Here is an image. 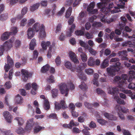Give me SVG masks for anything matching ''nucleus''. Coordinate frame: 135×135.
<instances>
[{"instance_id": "1", "label": "nucleus", "mask_w": 135, "mask_h": 135, "mask_svg": "<svg viewBox=\"0 0 135 135\" xmlns=\"http://www.w3.org/2000/svg\"><path fill=\"white\" fill-rule=\"evenodd\" d=\"M35 32H39L41 38H44L46 36L45 31V27L43 24H41L39 22L35 23L33 28H29L27 31V35L29 39H31L34 35Z\"/></svg>"}, {"instance_id": "2", "label": "nucleus", "mask_w": 135, "mask_h": 135, "mask_svg": "<svg viewBox=\"0 0 135 135\" xmlns=\"http://www.w3.org/2000/svg\"><path fill=\"white\" fill-rule=\"evenodd\" d=\"M119 58L115 57L112 58L110 60L111 62H116L115 65L107 69V71L108 75L111 76L115 75L116 72L120 70L121 68V63L119 61Z\"/></svg>"}, {"instance_id": "3", "label": "nucleus", "mask_w": 135, "mask_h": 135, "mask_svg": "<svg viewBox=\"0 0 135 135\" xmlns=\"http://www.w3.org/2000/svg\"><path fill=\"white\" fill-rule=\"evenodd\" d=\"M14 40V37H12L9 40L6 41L3 45H0V56L3 54L4 50L7 51L12 47V44Z\"/></svg>"}, {"instance_id": "4", "label": "nucleus", "mask_w": 135, "mask_h": 135, "mask_svg": "<svg viewBox=\"0 0 135 135\" xmlns=\"http://www.w3.org/2000/svg\"><path fill=\"white\" fill-rule=\"evenodd\" d=\"M59 89L62 94H65V96H66L68 95L69 89L68 88L67 85L66 83H63L60 84L59 85Z\"/></svg>"}, {"instance_id": "5", "label": "nucleus", "mask_w": 135, "mask_h": 135, "mask_svg": "<svg viewBox=\"0 0 135 135\" xmlns=\"http://www.w3.org/2000/svg\"><path fill=\"white\" fill-rule=\"evenodd\" d=\"M22 78L23 80L24 81H26L28 79L29 77H31L32 74L31 73H29L26 70L22 69L21 70Z\"/></svg>"}, {"instance_id": "6", "label": "nucleus", "mask_w": 135, "mask_h": 135, "mask_svg": "<svg viewBox=\"0 0 135 135\" xmlns=\"http://www.w3.org/2000/svg\"><path fill=\"white\" fill-rule=\"evenodd\" d=\"M82 68L81 66L80 65L76 68L77 71L79 73L78 76L80 79L83 80L85 81L87 79L86 77L82 72Z\"/></svg>"}, {"instance_id": "7", "label": "nucleus", "mask_w": 135, "mask_h": 135, "mask_svg": "<svg viewBox=\"0 0 135 135\" xmlns=\"http://www.w3.org/2000/svg\"><path fill=\"white\" fill-rule=\"evenodd\" d=\"M34 119L31 118L28 120L27 122L25 129L26 131L30 130L34 125L35 122L33 121Z\"/></svg>"}, {"instance_id": "8", "label": "nucleus", "mask_w": 135, "mask_h": 135, "mask_svg": "<svg viewBox=\"0 0 135 135\" xmlns=\"http://www.w3.org/2000/svg\"><path fill=\"white\" fill-rule=\"evenodd\" d=\"M107 90L108 93L112 95H117L119 93V89L117 87L109 86Z\"/></svg>"}, {"instance_id": "9", "label": "nucleus", "mask_w": 135, "mask_h": 135, "mask_svg": "<svg viewBox=\"0 0 135 135\" xmlns=\"http://www.w3.org/2000/svg\"><path fill=\"white\" fill-rule=\"evenodd\" d=\"M115 109L118 112L121 113L122 112L125 113H126L128 110L127 109L124 107H121L119 105H117L115 107Z\"/></svg>"}, {"instance_id": "10", "label": "nucleus", "mask_w": 135, "mask_h": 135, "mask_svg": "<svg viewBox=\"0 0 135 135\" xmlns=\"http://www.w3.org/2000/svg\"><path fill=\"white\" fill-rule=\"evenodd\" d=\"M57 103H55V105L56 109L59 110L61 108L64 109L66 108L65 101L64 100H61L60 103L57 104Z\"/></svg>"}, {"instance_id": "11", "label": "nucleus", "mask_w": 135, "mask_h": 135, "mask_svg": "<svg viewBox=\"0 0 135 135\" xmlns=\"http://www.w3.org/2000/svg\"><path fill=\"white\" fill-rule=\"evenodd\" d=\"M69 55L71 59L73 62L76 64H78L79 61L76 57V55L73 52L70 51L69 53Z\"/></svg>"}, {"instance_id": "12", "label": "nucleus", "mask_w": 135, "mask_h": 135, "mask_svg": "<svg viewBox=\"0 0 135 135\" xmlns=\"http://www.w3.org/2000/svg\"><path fill=\"white\" fill-rule=\"evenodd\" d=\"M125 7L124 6L121 4H117V7H114L113 9L112 10L111 12L112 13H118L119 12H121V11L120 9V8H123Z\"/></svg>"}, {"instance_id": "13", "label": "nucleus", "mask_w": 135, "mask_h": 135, "mask_svg": "<svg viewBox=\"0 0 135 135\" xmlns=\"http://www.w3.org/2000/svg\"><path fill=\"white\" fill-rule=\"evenodd\" d=\"M119 56H120L122 59L123 60H127L128 58L127 57V52L126 50L119 51L118 53Z\"/></svg>"}, {"instance_id": "14", "label": "nucleus", "mask_w": 135, "mask_h": 135, "mask_svg": "<svg viewBox=\"0 0 135 135\" xmlns=\"http://www.w3.org/2000/svg\"><path fill=\"white\" fill-rule=\"evenodd\" d=\"M3 114V116L7 122L8 123H11L12 116L9 112L7 111L5 112Z\"/></svg>"}, {"instance_id": "15", "label": "nucleus", "mask_w": 135, "mask_h": 135, "mask_svg": "<svg viewBox=\"0 0 135 135\" xmlns=\"http://www.w3.org/2000/svg\"><path fill=\"white\" fill-rule=\"evenodd\" d=\"M3 114V116L7 122L8 123H11L12 116L9 112L7 111L5 112Z\"/></svg>"}, {"instance_id": "16", "label": "nucleus", "mask_w": 135, "mask_h": 135, "mask_svg": "<svg viewBox=\"0 0 135 135\" xmlns=\"http://www.w3.org/2000/svg\"><path fill=\"white\" fill-rule=\"evenodd\" d=\"M104 115L106 118L110 120H115L117 119V118L115 116L107 113H105Z\"/></svg>"}, {"instance_id": "17", "label": "nucleus", "mask_w": 135, "mask_h": 135, "mask_svg": "<svg viewBox=\"0 0 135 135\" xmlns=\"http://www.w3.org/2000/svg\"><path fill=\"white\" fill-rule=\"evenodd\" d=\"M65 67L68 69H70L72 71H74L75 70V67L72 66L71 63L68 61H67L65 63Z\"/></svg>"}, {"instance_id": "18", "label": "nucleus", "mask_w": 135, "mask_h": 135, "mask_svg": "<svg viewBox=\"0 0 135 135\" xmlns=\"http://www.w3.org/2000/svg\"><path fill=\"white\" fill-rule=\"evenodd\" d=\"M109 58V57H108L104 60L102 63L101 65V68H104L108 65Z\"/></svg>"}, {"instance_id": "19", "label": "nucleus", "mask_w": 135, "mask_h": 135, "mask_svg": "<svg viewBox=\"0 0 135 135\" xmlns=\"http://www.w3.org/2000/svg\"><path fill=\"white\" fill-rule=\"evenodd\" d=\"M36 45V40L35 38H33L30 42L29 49L31 50H33L35 46Z\"/></svg>"}, {"instance_id": "20", "label": "nucleus", "mask_w": 135, "mask_h": 135, "mask_svg": "<svg viewBox=\"0 0 135 135\" xmlns=\"http://www.w3.org/2000/svg\"><path fill=\"white\" fill-rule=\"evenodd\" d=\"M97 7L98 9H100V11L103 12H104L106 10V8L104 4L102 3H99L97 4Z\"/></svg>"}, {"instance_id": "21", "label": "nucleus", "mask_w": 135, "mask_h": 135, "mask_svg": "<svg viewBox=\"0 0 135 135\" xmlns=\"http://www.w3.org/2000/svg\"><path fill=\"white\" fill-rule=\"evenodd\" d=\"M50 44L51 43L49 41L46 42L45 41H43L42 42L41 46L43 49L44 50H46L47 49V47L50 46Z\"/></svg>"}, {"instance_id": "22", "label": "nucleus", "mask_w": 135, "mask_h": 135, "mask_svg": "<svg viewBox=\"0 0 135 135\" xmlns=\"http://www.w3.org/2000/svg\"><path fill=\"white\" fill-rule=\"evenodd\" d=\"M23 98L19 94L16 96L15 99L16 103L17 104L22 103L23 102Z\"/></svg>"}, {"instance_id": "23", "label": "nucleus", "mask_w": 135, "mask_h": 135, "mask_svg": "<svg viewBox=\"0 0 135 135\" xmlns=\"http://www.w3.org/2000/svg\"><path fill=\"white\" fill-rule=\"evenodd\" d=\"M11 35L9 32H5L2 35L1 40L3 41H5L7 40L9 37L10 35Z\"/></svg>"}, {"instance_id": "24", "label": "nucleus", "mask_w": 135, "mask_h": 135, "mask_svg": "<svg viewBox=\"0 0 135 135\" xmlns=\"http://www.w3.org/2000/svg\"><path fill=\"white\" fill-rule=\"evenodd\" d=\"M79 87L82 90L85 91H87L88 88L86 84L83 81L81 82V84L79 85Z\"/></svg>"}, {"instance_id": "25", "label": "nucleus", "mask_w": 135, "mask_h": 135, "mask_svg": "<svg viewBox=\"0 0 135 135\" xmlns=\"http://www.w3.org/2000/svg\"><path fill=\"white\" fill-rule=\"evenodd\" d=\"M50 67V66L49 64H46L42 67L41 70V72L43 73H46L49 70Z\"/></svg>"}, {"instance_id": "26", "label": "nucleus", "mask_w": 135, "mask_h": 135, "mask_svg": "<svg viewBox=\"0 0 135 135\" xmlns=\"http://www.w3.org/2000/svg\"><path fill=\"white\" fill-rule=\"evenodd\" d=\"M44 107L45 109L46 110H48L50 109V104L47 100L45 99L44 100Z\"/></svg>"}, {"instance_id": "27", "label": "nucleus", "mask_w": 135, "mask_h": 135, "mask_svg": "<svg viewBox=\"0 0 135 135\" xmlns=\"http://www.w3.org/2000/svg\"><path fill=\"white\" fill-rule=\"evenodd\" d=\"M95 64V61L93 58L90 57L88 61V64L90 66H93Z\"/></svg>"}, {"instance_id": "28", "label": "nucleus", "mask_w": 135, "mask_h": 135, "mask_svg": "<svg viewBox=\"0 0 135 135\" xmlns=\"http://www.w3.org/2000/svg\"><path fill=\"white\" fill-rule=\"evenodd\" d=\"M15 120L18 121V124L20 126H22L24 122L23 119L21 117H16L15 118Z\"/></svg>"}, {"instance_id": "29", "label": "nucleus", "mask_w": 135, "mask_h": 135, "mask_svg": "<svg viewBox=\"0 0 135 135\" xmlns=\"http://www.w3.org/2000/svg\"><path fill=\"white\" fill-rule=\"evenodd\" d=\"M51 93L53 98H55L58 95V90L56 89H53L52 90Z\"/></svg>"}, {"instance_id": "30", "label": "nucleus", "mask_w": 135, "mask_h": 135, "mask_svg": "<svg viewBox=\"0 0 135 135\" xmlns=\"http://www.w3.org/2000/svg\"><path fill=\"white\" fill-rule=\"evenodd\" d=\"M123 92L126 94H130V97L132 99H135V93H132L130 90H124Z\"/></svg>"}, {"instance_id": "31", "label": "nucleus", "mask_w": 135, "mask_h": 135, "mask_svg": "<svg viewBox=\"0 0 135 135\" xmlns=\"http://www.w3.org/2000/svg\"><path fill=\"white\" fill-rule=\"evenodd\" d=\"M40 6V4L37 3L33 4L31 6L30 10L33 12L38 8Z\"/></svg>"}, {"instance_id": "32", "label": "nucleus", "mask_w": 135, "mask_h": 135, "mask_svg": "<svg viewBox=\"0 0 135 135\" xmlns=\"http://www.w3.org/2000/svg\"><path fill=\"white\" fill-rule=\"evenodd\" d=\"M55 46V44H52V45H51L49 48V50L48 51L47 54V57L49 58H50L51 56V52L52 49Z\"/></svg>"}, {"instance_id": "33", "label": "nucleus", "mask_w": 135, "mask_h": 135, "mask_svg": "<svg viewBox=\"0 0 135 135\" xmlns=\"http://www.w3.org/2000/svg\"><path fill=\"white\" fill-rule=\"evenodd\" d=\"M16 132L18 134H23L25 132V131L21 127H20L16 130Z\"/></svg>"}, {"instance_id": "34", "label": "nucleus", "mask_w": 135, "mask_h": 135, "mask_svg": "<svg viewBox=\"0 0 135 135\" xmlns=\"http://www.w3.org/2000/svg\"><path fill=\"white\" fill-rule=\"evenodd\" d=\"M95 3L94 2H92L90 3L89 6L87 7V11L88 12L90 11L91 10H92L94 7Z\"/></svg>"}, {"instance_id": "35", "label": "nucleus", "mask_w": 135, "mask_h": 135, "mask_svg": "<svg viewBox=\"0 0 135 135\" xmlns=\"http://www.w3.org/2000/svg\"><path fill=\"white\" fill-rule=\"evenodd\" d=\"M7 64H9L11 66H12L13 65L14 63L13 61L8 55L7 56Z\"/></svg>"}, {"instance_id": "36", "label": "nucleus", "mask_w": 135, "mask_h": 135, "mask_svg": "<svg viewBox=\"0 0 135 135\" xmlns=\"http://www.w3.org/2000/svg\"><path fill=\"white\" fill-rule=\"evenodd\" d=\"M129 74L130 75V77L128 80V81L131 79L132 80V78L134 79L135 78V72L134 71L131 70L129 72Z\"/></svg>"}, {"instance_id": "37", "label": "nucleus", "mask_w": 135, "mask_h": 135, "mask_svg": "<svg viewBox=\"0 0 135 135\" xmlns=\"http://www.w3.org/2000/svg\"><path fill=\"white\" fill-rule=\"evenodd\" d=\"M17 27H14L11 28V32L9 33L10 35H14L17 33Z\"/></svg>"}, {"instance_id": "38", "label": "nucleus", "mask_w": 135, "mask_h": 135, "mask_svg": "<svg viewBox=\"0 0 135 135\" xmlns=\"http://www.w3.org/2000/svg\"><path fill=\"white\" fill-rule=\"evenodd\" d=\"M72 8L71 7H69L66 12L65 17L66 18H68L71 15L72 12Z\"/></svg>"}, {"instance_id": "39", "label": "nucleus", "mask_w": 135, "mask_h": 135, "mask_svg": "<svg viewBox=\"0 0 135 135\" xmlns=\"http://www.w3.org/2000/svg\"><path fill=\"white\" fill-rule=\"evenodd\" d=\"M44 127L41 126H38V127H35L34 128L33 131L35 133H37L41 130L42 129H44Z\"/></svg>"}, {"instance_id": "40", "label": "nucleus", "mask_w": 135, "mask_h": 135, "mask_svg": "<svg viewBox=\"0 0 135 135\" xmlns=\"http://www.w3.org/2000/svg\"><path fill=\"white\" fill-rule=\"evenodd\" d=\"M8 18V14L7 13H4L2 14L0 16V20L4 21L6 20Z\"/></svg>"}, {"instance_id": "41", "label": "nucleus", "mask_w": 135, "mask_h": 135, "mask_svg": "<svg viewBox=\"0 0 135 135\" xmlns=\"http://www.w3.org/2000/svg\"><path fill=\"white\" fill-rule=\"evenodd\" d=\"M99 75V74L97 73L95 74L94 75V78L95 79V80H93V84H95L97 86L98 85V82L97 81V80L98 78Z\"/></svg>"}, {"instance_id": "42", "label": "nucleus", "mask_w": 135, "mask_h": 135, "mask_svg": "<svg viewBox=\"0 0 135 135\" xmlns=\"http://www.w3.org/2000/svg\"><path fill=\"white\" fill-rule=\"evenodd\" d=\"M80 55L83 62H85L87 61V57L85 53H82L81 54H80Z\"/></svg>"}, {"instance_id": "43", "label": "nucleus", "mask_w": 135, "mask_h": 135, "mask_svg": "<svg viewBox=\"0 0 135 135\" xmlns=\"http://www.w3.org/2000/svg\"><path fill=\"white\" fill-rule=\"evenodd\" d=\"M47 81L50 83H53L55 81L54 77L52 75L50 76L48 78H47Z\"/></svg>"}, {"instance_id": "44", "label": "nucleus", "mask_w": 135, "mask_h": 135, "mask_svg": "<svg viewBox=\"0 0 135 135\" xmlns=\"http://www.w3.org/2000/svg\"><path fill=\"white\" fill-rule=\"evenodd\" d=\"M85 71V73L89 75L93 74L94 72L93 69L91 68L86 69Z\"/></svg>"}, {"instance_id": "45", "label": "nucleus", "mask_w": 135, "mask_h": 135, "mask_svg": "<svg viewBox=\"0 0 135 135\" xmlns=\"http://www.w3.org/2000/svg\"><path fill=\"white\" fill-rule=\"evenodd\" d=\"M21 41L18 40H16L15 42L14 45L16 48L19 47L21 45Z\"/></svg>"}, {"instance_id": "46", "label": "nucleus", "mask_w": 135, "mask_h": 135, "mask_svg": "<svg viewBox=\"0 0 135 135\" xmlns=\"http://www.w3.org/2000/svg\"><path fill=\"white\" fill-rule=\"evenodd\" d=\"M123 35L125 37H127L128 36V37L129 38H131L133 40H135V35L133 34L132 36H128V35L126 33L125 34L124 33H123Z\"/></svg>"}, {"instance_id": "47", "label": "nucleus", "mask_w": 135, "mask_h": 135, "mask_svg": "<svg viewBox=\"0 0 135 135\" xmlns=\"http://www.w3.org/2000/svg\"><path fill=\"white\" fill-rule=\"evenodd\" d=\"M132 44V42L130 41H128L127 42L123 43L122 45L123 46H127L129 45L130 47H133L134 46V45Z\"/></svg>"}, {"instance_id": "48", "label": "nucleus", "mask_w": 135, "mask_h": 135, "mask_svg": "<svg viewBox=\"0 0 135 135\" xmlns=\"http://www.w3.org/2000/svg\"><path fill=\"white\" fill-rule=\"evenodd\" d=\"M69 125L71 126V128L73 126H76L79 125V123L78 122H75L73 120H71L70 122Z\"/></svg>"}, {"instance_id": "49", "label": "nucleus", "mask_w": 135, "mask_h": 135, "mask_svg": "<svg viewBox=\"0 0 135 135\" xmlns=\"http://www.w3.org/2000/svg\"><path fill=\"white\" fill-rule=\"evenodd\" d=\"M5 86L7 89H9L12 87L11 82L8 81L6 82L4 85Z\"/></svg>"}, {"instance_id": "50", "label": "nucleus", "mask_w": 135, "mask_h": 135, "mask_svg": "<svg viewBox=\"0 0 135 135\" xmlns=\"http://www.w3.org/2000/svg\"><path fill=\"white\" fill-rule=\"evenodd\" d=\"M55 62L57 66H59L60 65L61 63V61L60 57L59 56H57L55 60Z\"/></svg>"}, {"instance_id": "51", "label": "nucleus", "mask_w": 135, "mask_h": 135, "mask_svg": "<svg viewBox=\"0 0 135 135\" xmlns=\"http://www.w3.org/2000/svg\"><path fill=\"white\" fill-rule=\"evenodd\" d=\"M128 87L129 89L134 90L135 91V83H130Z\"/></svg>"}, {"instance_id": "52", "label": "nucleus", "mask_w": 135, "mask_h": 135, "mask_svg": "<svg viewBox=\"0 0 135 135\" xmlns=\"http://www.w3.org/2000/svg\"><path fill=\"white\" fill-rule=\"evenodd\" d=\"M62 28V25L61 23H59L56 27L55 33H57L60 31Z\"/></svg>"}, {"instance_id": "53", "label": "nucleus", "mask_w": 135, "mask_h": 135, "mask_svg": "<svg viewBox=\"0 0 135 135\" xmlns=\"http://www.w3.org/2000/svg\"><path fill=\"white\" fill-rule=\"evenodd\" d=\"M85 35L86 38L88 39H91L93 36L92 34L88 32L85 33Z\"/></svg>"}, {"instance_id": "54", "label": "nucleus", "mask_w": 135, "mask_h": 135, "mask_svg": "<svg viewBox=\"0 0 135 135\" xmlns=\"http://www.w3.org/2000/svg\"><path fill=\"white\" fill-rule=\"evenodd\" d=\"M75 34L78 36H82L84 35V32L81 30H78L75 32Z\"/></svg>"}, {"instance_id": "55", "label": "nucleus", "mask_w": 135, "mask_h": 135, "mask_svg": "<svg viewBox=\"0 0 135 135\" xmlns=\"http://www.w3.org/2000/svg\"><path fill=\"white\" fill-rule=\"evenodd\" d=\"M96 92L98 94H104L105 92L101 89L99 88H97L96 90Z\"/></svg>"}, {"instance_id": "56", "label": "nucleus", "mask_w": 135, "mask_h": 135, "mask_svg": "<svg viewBox=\"0 0 135 135\" xmlns=\"http://www.w3.org/2000/svg\"><path fill=\"white\" fill-rule=\"evenodd\" d=\"M89 51L90 53L94 55H95L97 53L96 51L95 50L91 47H90L89 48Z\"/></svg>"}, {"instance_id": "57", "label": "nucleus", "mask_w": 135, "mask_h": 135, "mask_svg": "<svg viewBox=\"0 0 135 135\" xmlns=\"http://www.w3.org/2000/svg\"><path fill=\"white\" fill-rule=\"evenodd\" d=\"M31 87L32 88V89L35 90H37L38 89V85L35 83H33L31 84Z\"/></svg>"}, {"instance_id": "58", "label": "nucleus", "mask_w": 135, "mask_h": 135, "mask_svg": "<svg viewBox=\"0 0 135 135\" xmlns=\"http://www.w3.org/2000/svg\"><path fill=\"white\" fill-rule=\"evenodd\" d=\"M65 10V8L64 7H62L61 10L59 12H57V15L58 16H60L64 13Z\"/></svg>"}, {"instance_id": "59", "label": "nucleus", "mask_w": 135, "mask_h": 135, "mask_svg": "<svg viewBox=\"0 0 135 135\" xmlns=\"http://www.w3.org/2000/svg\"><path fill=\"white\" fill-rule=\"evenodd\" d=\"M98 122L102 125H104L107 122L106 121L102 119H98L97 120Z\"/></svg>"}, {"instance_id": "60", "label": "nucleus", "mask_w": 135, "mask_h": 135, "mask_svg": "<svg viewBox=\"0 0 135 135\" xmlns=\"http://www.w3.org/2000/svg\"><path fill=\"white\" fill-rule=\"evenodd\" d=\"M35 22V21L33 19H31L29 20L28 21V24L27 25V27H28L32 25Z\"/></svg>"}, {"instance_id": "61", "label": "nucleus", "mask_w": 135, "mask_h": 135, "mask_svg": "<svg viewBox=\"0 0 135 135\" xmlns=\"http://www.w3.org/2000/svg\"><path fill=\"white\" fill-rule=\"evenodd\" d=\"M81 131V130L76 127H74L72 129V132L74 133H79Z\"/></svg>"}, {"instance_id": "62", "label": "nucleus", "mask_w": 135, "mask_h": 135, "mask_svg": "<svg viewBox=\"0 0 135 135\" xmlns=\"http://www.w3.org/2000/svg\"><path fill=\"white\" fill-rule=\"evenodd\" d=\"M85 13L83 11L79 13V20H81L84 17Z\"/></svg>"}, {"instance_id": "63", "label": "nucleus", "mask_w": 135, "mask_h": 135, "mask_svg": "<svg viewBox=\"0 0 135 135\" xmlns=\"http://www.w3.org/2000/svg\"><path fill=\"white\" fill-rule=\"evenodd\" d=\"M26 18H24L21 21L20 25L21 26H24L26 24L27 21Z\"/></svg>"}, {"instance_id": "64", "label": "nucleus", "mask_w": 135, "mask_h": 135, "mask_svg": "<svg viewBox=\"0 0 135 135\" xmlns=\"http://www.w3.org/2000/svg\"><path fill=\"white\" fill-rule=\"evenodd\" d=\"M122 131L124 135H131V133L128 130L123 129H122Z\"/></svg>"}]
</instances>
